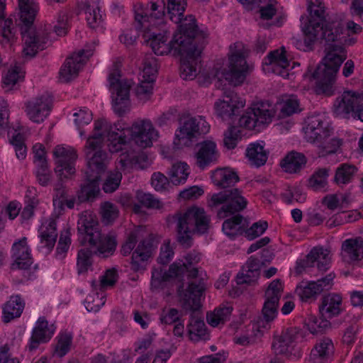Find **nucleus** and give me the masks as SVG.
<instances>
[{"label":"nucleus","instance_id":"61","mask_svg":"<svg viewBox=\"0 0 363 363\" xmlns=\"http://www.w3.org/2000/svg\"><path fill=\"white\" fill-rule=\"evenodd\" d=\"M73 116L74 121L78 129L85 125H88L92 120V113L86 108H79L74 113Z\"/></svg>","mask_w":363,"mask_h":363},{"label":"nucleus","instance_id":"36","mask_svg":"<svg viewBox=\"0 0 363 363\" xmlns=\"http://www.w3.org/2000/svg\"><path fill=\"white\" fill-rule=\"evenodd\" d=\"M211 177L214 185L223 189L233 186L239 181L237 173L229 168H218L212 172Z\"/></svg>","mask_w":363,"mask_h":363},{"label":"nucleus","instance_id":"27","mask_svg":"<svg viewBox=\"0 0 363 363\" xmlns=\"http://www.w3.org/2000/svg\"><path fill=\"white\" fill-rule=\"evenodd\" d=\"M204 290V284L203 279H200L197 283L196 281H191L186 289H183V285L178 287V294L184 303L194 312L199 310L201 306V297Z\"/></svg>","mask_w":363,"mask_h":363},{"label":"nucleus","instance_id":"54","mask_svg":"<svg viewBox=\"0 0 363 363\" xmlns=\"http://www.w3.org/2000/svg\"><path fill=\"white\" fill-rule=\"evenodd\" d=\"M267 228L268 223L267 221L259 220L255 222L250 228L247 229L245 228V237L249 240H252L262 235Z\"/></svg>","mask_w":363,"mask_h":363},{"label":"nucleus","instance_id":"43","mask_svg":"<svg viewBox=\"0 0 363 363\" xmlns=\"http://www.w3.org/2000/svg\"><path fill=\"white\" fill-rule=\"evenodd\" d=\"M357 172V168L347 163L341 164L335 171L334 182L338 186L349 184L353 179L354 174Z\"/></svg>","mask_w":363,"mask_h":363},{"label":"nucleus","instance_id":"19","mask_svg":"<svg viewBox=\"0 0 363 363\" xmlns=\"http://www.w3.org/2000/svg\"><path fill=\"white\" fill-rule=\"evenodd\" d=\"M92 54L91 49H83L67 57L60 70V80L67 82L77 77L79 70Z\"/></svg>","mask_w":363,"mask_h":363},{"label":"nucleus","instance_id":"21","mask_svg":"<svg viewBox=\"0 0 363 363\" xmlns=\"http://www.w3.org/2000/svg\"><path fill=\"white\" fill-rule=\"evenodd\" d=\"M201 135L197 119L188 118L176 130L174 145L177 148L192 145L199 140Z\"/></svg>","mask_w":363,"mask_h":363},{"label":"nucleus","instance_id":"16","mask_svg":"<svg viewBox=\"0 0 363 363\" xmlns=\"http://www.w3.org/2000/svg\"><path fill=\"white\" fill-rule=\"evenodd\" d=\"M157 72L156 58L152 56L146 57L140 74V82L135 89V94L139 100L145 102L150 98Z\"/></svg>","mask_w":363,"mask_h":363},{"label":"nucleus","instance_id":"10","mask_svg":"<svg viewBox=\"0 0 363 363\" xmlns=\"http://www.w3.org/2000/svg\"><path fill=\"white\" fill-rule=\"evenodd\" d=\"M177 221V241L187 248L192 243V234L204 233V209L197 206L189 208L184 213L175 215Z\"/></svg>","mask_w":363,"mask_h":363},{"label":"nucleus","instance_id":"45","mask_svg":"<svg viewBox=\"0 0 363 363\" xmlns=\"http://www.w3.org/2000/svg\"><path fill=\"white\" fill-rule=\"evenodd\" d=\"M231 306H220L216 308L213 312L207 313L206 319L209 325L213 327L218 326L220 324H224L227 321L232 313Z\"/></svg>","mask_w":363,"mask_h":363},{"label":"nucleus","instance_id":"26","mask_svg":"<svg viewBox=\"0 0 363 363\" xmlns=\"http://www.w3.org/2000/svg\"><path fill=\"white\" fill-rule=\"evenodd\" d=\"M54 324H50L45 317H40L32 330L31 337L28 344L30 351L36 350L40 344L50 340L55 332Z\"/></svg>","mask_w":363,"mask_h":363},{"label":"nucleus","instance_id":"51","mask_svg":"<svg viewBox=\"0 0 363 363\" xmlns=\"http://www.w3.org/2000/svg\"><path fill=\"white\" fill-rule=\"evenodd\" d=\"M24 77V72L20 66L15 65L10 68L5 76L3 77V84L4 87L11 89L13 85L22 79Z\"/></svg>","mask_w":363,"mask_h":363},{"label":"nucleus","instance_id":"12","mask_svg":"<svg viewBox=\"0 0 363 363\" xmlns=\"http://www.w3.org/2000/svg\"><path fill=\"white\" fill-rule=\"evenodd\" d=\"M247 201L241 194L238 189L227 190L219 194H213L208 202L209 207L221 205L218 211V217L220 219L239 214V212L246 208Z\"/></svg>","mask_w":363,"mask_h":363},{"label":"nucleus","instance_id":"44","mask_svg":"<svg viewBox=\"0 0 363 363\" xmlns=\"http://www.w3.org/2000/svg\"><path fill=\"white\" fill-rule=\"evenodd\" d=\"M328 168H319L315 170L308 180V186L313 191L324 189L328 184Z\"/></svg>","mask_w":363,"mask_h":363},{"label":"nucleus","instance_id":"24","mask_svg":"<svg viewBox=\"0 0 363 363\" xmlns=\"http://www.w3.org/2000/svg\"><path fill=\"white\" fill-rule=\"evenodd\" d=\"M51 103L52 101L48 94L33 98L26 103V114L33 122L41 123L50 114Z\"/></svg>","mask_w":363,"mask_h":363},{"label":"nucleus","instance_id":"23","mask_svg":"<svg viewBox=\"0 0 363 363\" xmlns=\"http://www.w3.org/2000/svg\"><path fill=\"white\" fill-rule=\"evenodd\" d=\"M334 277V275L329 274L316 281L302 282L296 287L295 292L302 301L315 300L322 291L330 289Z\"/></svg>","mask_w":363,"mask_h":363},{"label":"nucleus","instance_id":"29","mask_svg":"<svg viewBox=\"0 0 363 363\" xmlns=\"http://www.w3.org/2000/svg\"><path fill=\"white\" fill-rule=\"evenodd\" d=\"M340 256L347 264H354L363 259V238L355 237L348 238L342 242Z\"/></svg>","mask_w":363,"mask_h":363},{"label":"nucleus","instance_id":"39","mask_svg":"<svg viewBox=\"0 0 363 363\" xmlns=\"http://www.w3.org/2000/svg\"><path fill=\"white\" fill-rule=\"evenodd\" d=\"M191 173L189 165L185 162H176L167 172L169 180L174 185L184 184Z\"/></svg>","mask_w":363,"mask_h":363},{"label":"nucleus","instance_id":"42","mask_svg":"<svg viewBox=\"0 0 363 363\" xmlns=\"http://www.w3.org/2000/svg\"><path fill=\"white\" fill-rule=\"evenodd\" d=\"M268 57L274 72L283 77L288 75L286 69L289 66V62L285 56L284 50L281 52L272 51L269 54Z\"/></svg>","mask_w":363,"mask_h":363},{"label":"nucleus","instance_id":"57","mask_svg":"<svg viewBox=\"0 0 363 363\" xmlns=\"http://www.w3.org/2000/svg\"><path fill=\"white\" fill-rule=\"evenodd\" d=\"M240 139V132L235 126L230 127L224 133L223 143L229 150L233 149Z\"/></svg>","mask_w":363,"mask_h":363},{"label":"nucleus","instance_id":"32","mask_svg":"<svg viewBox=\"0 0 363 363\" xmlns=\"http://www.w3.org/2000/svg\"><path fill=\"white\" fill-rule=\"evenodd\" d=\"M321 315L327 318L337 316L342 311V297L336 294H330L322 298L319 306Z\"/></svg>","mask_w":363,"mask_h":363},{"label":"nucleus","instance_id":"47","mask_svg":"<svg viewBox=\"0 0 363 363\" xmlns=\"http://www.w3.org/2000/svg\"><path fill=\"white\" fill-rule=\"evenodd\" d=\"M57 342L55 345L54 354L59 357H64L70 350L72 337L69 333H61L56 337Z\"/></svg>","mask_w":363,"mask_h":363},{"label":"nucleus","instance_id":"58","mask_svg":"<svg viewBox=\"0 0 363 363\" xmlns=\"http://www.w3.org/2000/svg\"><path fill=\"white\" fill-rule=\"evenodd\" d=\"M121 179L122 174L120 172L114 171L111 172L103 185L104 191L106 193H111L116 191L121 183Z\"/></svg>","mask_w":363,"mask_h":363},{"label":"nucleus","instance_id":"25","mask_svg":"<svg viewBox=\"0 0 363 363\" xmlns=\"http://www.w3.org/2000/svg\"><path fill=\"white\" fill-rule=\"evenodd\" d=\"M156 247L151 235L141 240L135 250L133 252L131 257V269L138 272L144 270L147 261L152 255Z\"/></svg>","mask_w":363,"mask_h":363},{"label":"nucleus","instance_id":"14","mask_svg":"<svg viewBox=\"0 0 363 363\" xmlns=\"http://www.w3.org/2000/svg\"><path fill=\"white\" fill-rule=\"evenodd\" d=\"M298 334V328L291 327L284 329L280 334L275 335L272 342L274 352L293 359L301 357V352L296 345Z\"/></svg>","mask_w":363,"mask_h":363},{"label":"nucleus","instance_id":"6","mask_svg":"<svg viewBox=\"0 0 363 363\" xmlns=\"http://www.w3.org/2000/svg\"><path fill=\"white\" fill-rule=\"evenodd\" d=\"M346 59L345 48L341 45H332L316 69L310 76V79L316 80L315 90L318 94L332 96L335 92L336 76L343 61Z\"/></svg>","mask_w":363,"mask_h":363},{"label":"nucleus","instance_id":"64","mask_svg":"<svg viewBox=\"0 0 363 363\" xmlns=\"http://www.w3.org/2000/svg\"><path fill=\"white\" fill-rule=\"evenodd\" d=\"M219 157L216 145L211 140H206V166L216 163Z\"/></svg>","mask_w":363,"mask_h":363},{"label":"nucleus","instance_id":"35","mask_svg":"<svg viewBox=\"0 0 363 363\" xmlns=\"http://www.w3.org/2000/svg\"><path fill=\"white\" fill-rule=\"evenodd\" d=\"M307 158L304 154L296 151L289 152L281 161V168L287 173L299 172L306 165Z\"/></svg>","mask_w":363,"mask_h":363},{"label":"nucleus","instance_id":"5","mask_svg":"<svg viewBox=\"0 0 363 363\" xmlns=\"http://www.w3.org/2000/svg\"><path fill=\"white\" fill-rule=\"evenodd\" d=\"M101 148L99 140L89 137L85 146L87 160L86 184L82 186L77 194L80 202L94 198L99 193V182L105 172L108 162L107 154Z\"/></svg>","mask_w":363,"mask_h":363},{"label":"nucleus","instance_id":"37","mask_svg":"<svg viewBox=\"0 0 363 363\" xmlns=\"http://www.w3.org/2000/svg\"><path fill=\"white\" fill-rule=\"evenodd\" d=\"M24 308V303L19 296H12L2 306V320L9 323L21 316Z\"/></svg>","mask_w":363,"mask_h":363},{"label":"nucleus","instance_id":"13","mask_svg":"<svg viewBox=\"0 0 363 363\" xmlns=\"http://www.w3.org/2000/svg\"><path fill=\"white\" fill-rule=\"evenodd\" d=\"M274 111L268 101H261L253 104L239 118L240 127L249 130L259 129L272 122Z\"/></svg>","mask_w":363,"mask_h":363},{"label":"nucleus","instance_id":"30","mask_svg":"<svg viewBox=\"0 0 363 363\" xmlns=\"http://www.w3.org/2000/svg\"><path fill=\"white\" fill-rule=\"evenodd\" d=\"M314 262H317L320 271H326L330 263V257L327 250L322 247L312 249L305 259L297 262L296 272L301 273L306 268L313 267Z\"/></svg>","mask_w":363,"mask_h":363},{"label":"nucleus","instance_id":"18","mask_svg":"<svg viewBox=\"0 0 363 363\" xmlns=\"http://www.w3.org/2000/svg\"><path fill=\"white\" fill-rule=\"evenodd\" d=\"M223 99L215 103L217 115L223 121L231 119L245 105V99L239 96L233 89L223 88Z\"/></svg>","mask_w":363,"mask_h":363},{"label":"nucleus","instance_id":"60","mask_svg":"<svg viewBox=\"0 0 363 363\" xmlns=\"http://www.w3.org/2000/svg\"><path fill=\"white\" fill-rule=\"evenodd\" d=\"M91 252L86 248L82 249L79 251L77 257V269L79 274L87 271L89 267L91 265Z\"/></svg>","mask_w":363,"mask_h":363},{"label":"nucleus","instance_id":"31","mask_svg":"<svg viewBox=\"0 0 363 363\" xmlns=\"http://www.w3.org/2000/svg\"><path fill=\"white\" fill-rule=\"evenodd\" d=\"M118 162L121 169L130 171V169H144L150 165L148 157L145 152L135 154L122 153L119 157Z\"/></svg>","mask_w":363,"mask_h":363},{"label":"nucleus","instance_id":"41","mask_svg":"<svg viewBox=\"0 0 363 363\" xmlns=\"http://www.w3.org/2000/svg\"><path fill=\"white\" fill-rule=\"evenodd\" d=\"M246 156L256 167L264 165L268 158V152L264 150V145L259 143H251L246 150Z\"/></svg>","mask_w":363,"mask_h":363},{"label":"nucleus","instance_id":"62","mask_svg":"<svg viewBox=\"0 0 363 363\" xmlns=\"http://www.w3.org/2000/svg\"><path fill=\"white\" fill-rule=\"evenodd\" d=\"M8 103L0 99V135L5 133L8 129L9 111Z\"/></svg>","mask_w":363,"mask_h":363},{"label":"nucleus","instance_id":"11","mask_svg":"<svg viewBox=\"0 0 363 363\" xmlns=\"http://www.w3.org/2000/svg\"><path fill=\"white\" fill-rule=\"evenodd\" d=\"M108 82L112 94L113 108L114 112L122 115L126 112L130 106V89L132 81L121 79L120 70L114 65L108 74Z\"/></svg>","mask_w":363,"mask_h":363},{"label":"nucleus","instance_id":"38","mask_svg":"<svg viewBox=\"0 0 363 363\" xmlns=\"http://www.w3.org/2000/svg\"><path fill=\"white\" fill-rule=\"evenodd\" d=\"M135 199L139 203H134L133 210L135 213L143 212L142 206L150 209H161L163 207L162 201L154 195L143 191H137Z\"/></svg>","mask_w":363,"mask_h":363},{"label":"nucleus","instance_id":"3","mask_svg":"<svg viewBox=\"0 0 363 363\" xmlns=\"http://www.w3.org/2000/svg\"><path fill=\"white\" fill-rule=\"evenodd\" d=\"M308 11L309 17L301 18L304 44L308 48L311 49L318 40H325L327 43H342L343 26L339 21H325L322 0H308Z\"/></svg>","mask_w":363,"mask_h":363},{"label":"nucleus","instance_id":"7","mask_svg":"<svg viewBox=\"0 0 363 363\" xmlns=\"http://www.w3.org/2000/svg\"><path fill=\"white\" fill-rule=\"evenodd\" d=\"M248 50L242 42L232 44L228 54L227 67L221 71L219 68L215 67L211 72L206 74V82L212 78H218L220 82V77H222L233 86L242 85L250 71L246 60Z\"/></svg>","mask_w":363,"mask_h":363},{"label":"nucleus","instance_id":"55","mask_svg":"<svg viewBox=\"0 0 363 363\" xmlns=\"http://www.w3.org/2000/svg\"><path fill=\"white\" fill-rule=\"evenodd\" d=\"M101 214L103 222L109 224L118 217V210L114 204L105 202L101 206Z\"/></svg>","mask_w":363,"mask_h":363},{"label":"nucleus","instance_id":"49","mask_svg":"<svg viewBox=\"0 0 363 363\" xmlns=\"http://www.w3.org/2000/svg\"><path fill=\"white\" fill-rule=\"evenodd\" d=\"M189 335L191 340L198 342L204 337V323L202 320L191 317L189 324Z\"/></svg>","mask_w":363,"mask_h":363},{"label":"nucleus","instance_id":"28","mask_svg":"<svg viewBox=\"0 0 363 363\" xmlns=\"http://www.w3.org/2000/svg\"><path fill=\"white\" fill-rule=\"evenodd\" d=\"M12 269H27L33 263L30 249L26 238H23L13 244L11 249Z\"/></svg>","mask_w":363,"mask_h":363},{"label":"nucleus","instance_id":"50","mask_svg":"<svg viewBox=\"0 0 363 363\" xmlns=\"http://www.w3.org/2000/svg\"><path fill=\"white\" fill-rule=\"evenodd\" d=\"M301 111L300 108V101L296 96L291 95L284 101L281 108V115L282 117L290 116Z\"/></svg>","mask_w":363,"mask_h":363},{"label":"nucleus","instance_id":"63","mask_svg":"<svg viewBox=\"0 0 363 363\" xmlns=\"http://www.w3.org/2000/svg\"><path fill=\"white\" fill-rule=\"evenodd\" d=\"M180 314L178 310L175 308H165L161 314L160 320L163 324H172L179 320Z\"/></svg>","mask_w":363,"mask_h":363},{"label":"nucleus","instance_id":"46","mask_svg":"<svg viewBox=\"0 0 363 363\" xmlns=\"http://www.w3.org/2000/svg\"><path fill=\"white\" fill-rule=\"evenodd\" d=\"M186 6V0H168L167 12L171 21L182 23V16Z\"/></svg>","mask_w":363,"mask_h":363},{"label":"nucleus","instance_id":"17","mask_svg":"<svg viewBox=\"0 0 363 363\" xmlns=\"http://www.w3.org/2000/svg\"><path fill=\"white\" fill-rule=\"evenodd\" d=\"M53 157L55 171L60 179H67L75 173L74 163L77 154L73 147L63 145H57L53 150Z\"/></svg>","mask_w":363,"mask_h":363},{"label":"nucleus","instance_id":"1","mask_svg":"<svg viewBox=\"0 0 363 363\" xmlns=\"http://www.w3.org/2000/svg\"><path fill=\"white\" fill-rule=\"evenodd\" d=\"M165 4L164 0H149L144 8L135 6L136 29L143 32V38L155 55H164L172 52L180 56L181 77L193 79L200 72L203 45L196 39L197 26L192 16L184 18L171 41L164 29L163 20Z\"/></svg>","mask_w":363,"mask_h":363},{"label":"nucleus","instance_id":"34","mask_svg":"<svg viewBox=\"0 0 363 363\" xmlns=\"http://www.w3.org/2000/svg\"><path fill=\"white\" fill-rule=\"evenodd\" d=\"M334 352V345L329 337L318 340L311 352V358L315 363H325Z\"/></svg>","mask_w":363,"mask_h":363},{"label":"nucleus","instance_id":"56","mask_svg":"<svg viewBox=\"0 0 363 363\" xmlns=\"http://www.w3.org/2000/svg\"><path fill=\"white\" fill-rule=\"evenodd\" d=\"M0 26L1 27L2 42L9 43L12 41L16 35L13 20L11 18H0Z\"/></svg>","mask_w":363,"mask_h":363},{"label":"nucleus","instance_id":"53","mask_svg":"<svg viewBox=\"0 0 363 363\" xmlns=\"http://www.w3.org/2000/svg\"><path fill=\"white\" fill-rule=\"evenodd\" d=\"M142 230L140 228H136L130 231L125 240V242L122 245L121 252L123 255L127 256L130 255L136 245L137 242L142 238Z\"/></svg>","mask_w":363,"mask_h":363},{"label":"nucleus","instance_id":"52","mask_svg":"<svg viewBox=\"0 0 363 363\" xmlns=\"http://www.w3.org/2000/svg\"><path fill=\"white\" fill-rule=\"evenodd\" d=\"M69 230L65 229L61 232L57 247L56 249V257L62 259L65 257L71 245Z\"/></svg>","mask_w":363,"mask_h":363},{"label":"nucleus","instance_id":"2","mask_svg":"<svg viewBox=\"0 0 363 363\" xmlns=\"http://www.w3.org/2000/svg\"><path fill=\"white\" fill-rule=\"evenodd\" d=\"M94 125L90 137L99 140L101 147L106 138L108 150L112 153L123 151L130 140L142 148L150 147L159 137L158 131L147 119L138 120L130 127L121 122L112 124L105 118L96 121Z\"/></svg>","mask_w":363,"mask_h":363},{"label":"nucleus","instance_id":"22","mask_svg":"<svg viewBox=\"0 0 363 363\" xmlns=\"http://www.w3.org/2000/svg\"><path fill=\"white\" fill-rule=\"evenodd\" d=\"M283 292L280 279L272 281L265 291L266 300L262 308V315L267 323L272 321L277 314L278 304Z\"/></svg>","mask_w":363,"mask_h":363},{"label":"nucleus","instance_id":"15","mask_svg":"<svg viewBox=\"0 0 363 363\" xmlns=\"http://www.w3.org/2000/svg\"><path fill=\"white\" fill-rule=\"evenodd\" d=\"M303 130L306 140L312 143H323L333 133L325 116L320 113L308 116Z\"/></svg>","mask_w":363,"mask_h":363},{"label":"nucleus","instance_id":"40","mask_svg":"<svg viewBox=\"0 0 363 363\" xmlns=\"http://www.w3.org/2000/svg\"><path fill=\"white\" fill-rule=\"evenodd\" d=\"M243 216L240 214L232 216L226 219L222 225V230L225 235L231 240L242 235L245 232V225L242 224Z\"/></svg>","mask_w":363,"mask_h":363},{"label":"nucleus","instance_id":"48","mask_svg":"<svg viewBox=\"0 0 363 363\" xmlns=\"http://www.w3.org/2000/svg\"><path fill=\"white\" fill-rule=\"evenodd\" d=\"M70 28L69 17L67 12H59L52 28V32L58 36H64Z\"/></svg>","mask_w":363,"mask_h":363},{"label":"nucleus","instance_id":"4","mask_svg":"<svg viewBox=\"0 0 363 363\" xmlns=\"http://www.w3.org/2000/svg\"><path fill=\"white\" fill-rule=\"evenodd\" d=\"M20 19L26 27L22 29L23 54L26 57H33L40 50L45 49L51 41V26H45L31 28L39 10V6L35 0H18Z\"/></svg>","mask_w":363,"mask_h":363},{"label":"nucleus","instance_id":"20","mask_svg":"<svg viewBox=\"0 0 363 363\" xmlns=\"http://www.w3.org/2000/svg\"><path fill=\"white\" fill-rule=\"evenodd\" d=\"M363 94L353 91H345L336 98L333 104V113L336 116L349 118L362 102Z\"/></svg>","mask_w":363,"mask_h":363},{"label":"nucleus","instance_id":"59","mask_svg":"<svg viewBox=\"0 0 363 363\" xmlns=\"http://www.w3.org/2000/svg\"><path fill=\"white\" fill-rule=\"evenodd\" d=\"M169 178L168 179L164 174L161 172H155L151 177L152 186L157 191H164L167 189L169 185Z\"/></svg>","mask_w":363,"mask_h":363},{"label":"nucleus","instance_id":"33","mask_svg":"<svg viewBox=\"0 0 363 363\" xmlns=\"http://www.w3.org/2000/svg\"><path fill=\"white\" fill-rule=\"evenodd\" d=\"M86 20L89 28L103 30L104 14L101 11L99 0H87L86 2Z\"/></svg>","mask_w":363,"mask_h":363},{"label":"nucleus","instance_id":"9","mask_svg":"<svg viewBox=\"0 0 363 363\" xmlns=\"http://www.w3.org/2000/svg\"><path fill=\"white\" fill-rule=\"evenodd\" d=\"M201 259V254L193 251L185 255L184 259H177L173 262L167 271L162 268L154 269L152 272V287L163 288L166 282L173 279L181 281L185 273H187L189 279L196 278L199 275V269L194 266L200 262Z\"/></svg>","mask_w":363,"mask_h":363},{"label":"nucleus","instance_id":"8","mask_svg":"<svg viewBox=\"0 0 363 363\" xmlns=\"http://www.w3.org/2000/svg\"><path fill=\"white\" fill-rule=\"evenodd\" d=\"M77 230L84 239L96 248L99 254L107 257L116 250L115 237L111 235H102L99 230L97 217L91 211H84L79 215Z\"/></svg>","mask_w":363,"mask_h":363}]
</instances>
